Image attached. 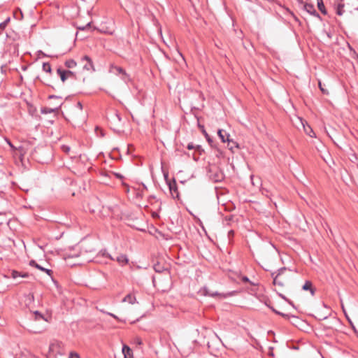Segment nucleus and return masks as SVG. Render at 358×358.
<instances>
[{
  "instance_id": "4",
  "label": "nucleus",
  "mask_w": 358,
  "mask_h": 358,
  "mask_svg": "<svg viewBox=\"0 0 358 358\" xmlns=\"http://www.w3.org/2000/svg\"><path fill=\"white\" fill-rule=\"evenodd\" d=\"M108 257L110 259L117 261L122 266L127 264L129 262L128 257L124 254L108 255Z\"/></svg>"
},
{
  "instance_id": "48",
  "label": "nucleus",
  "mask_w": 358,
  "mask_h": 358,
  "mask_svg": "<svg viewBox=\"0 0 358 358\" xmlns=\"http://www.w3.org/2000/svg\"><path fill=\"white\" fill-rule=\"evenodd\" d=\"M32 358H34V357H32Z\"/></svg>"
},
{
  "instance_id": "37",
  "label": "nucleus",
  "mask_w": 358,
  "mask_h": 358,
  "mask_svg": "<svg viewBox=\"0 0 358 358\" xmlns=\"http://www.w3.org/2000/svg\"><path fill=\"white\" fill-rule=\"evenodd\" d=\"M116 117L118 119L119 121H121V117L119 114H115Z\"/></svg>"
},
{
  "instance_id": "41",
  "label": "nucleus",
  "mask_w": 358,
  "mask_h": 358,
  "mask_svg": "<svg viewBox=\"0 0 358 358\" xmlns=\"http://www.w3.org/2000/svg\"><path fill=\"white\" fill-rule=\"evenodd\" d=\"M234 234V231H229V235H233Z\"/></svg>"
},
{
  "instance_id": "27",
  "label": "nucleus",
  "mask_w": 358,
  "mask_h": 358,
  "mask_svg": "<svg viewBox=\"0 0 358 358\" xmlns=\"http://www.w3.org/2000/svg\"><path fill=\"white\" fill-rule=\"evenodd\" d=\"M301 124H303V127L304 130H305V131L306 132V134H308L310 136H312L311 133H313V131L312 129H311V128H310V127H308V129H309V130H306V127H305L304 124H303V122H301Z\"/></svg>"
},
{
  "instance_id": "2",
  "label": "nucleus",
  "mask_w": 358,
  "mask_h": 358,
  "mask_svg": "<svg viewBox=\"0 0 358 358\" xmlns=\"http://www.w3.org/2000/svg\"><path fill=\"white\" fill-rule=\"evenodd\" d=\"M66 353L64 344L59 341H53L50 343L47 358H56L57 355H63Z\"/></svg>"
},
{
  "instance_id": "32",
  "label": "nucleus",
  "mask_w": 358,
  "mask_h": 358,
  "mask_svg": "<svg viewBox=\"0 0 358 358\" xmlns=\"http://www.w3.org/2000/svg\"><path fill=\"white\" fill-rule=\"evenodd\" d=\"M91 25V22H88L85 27H79L78 29L81 30H85L86 28L90 27Z\"/></svg>"
},
{
  "instance_id": "40",
  "label": "nucleus",
  "mask_w": 358,
  "mask_h": 358,
  "mask_svg": "<svg viewBox=\"0 0 358 358\" xmlns=\"http://www.w3.org/2000/svg\"><path fill=\"white\" fill-rule=\"evenodd\" d=\"M243 280L245 282H247V281H248V278L247 277H243Z\"/></svg>"
},
{
  "instance_id": "10",
  "label": "nucleus",
  "mask_w": 358,
  "mask_h": 358,
  "mask_svg": "<svg viewBox=\"0 0 358 358\" xmlns=\"http://www.w3.org/2000/svg\"><path fill=\"white\" fill-rule=\"evenodd\" d=\"M305 10L313 16L320 17V15L317 13L314 8V6L310 3H306L304 5Z\"/></svg>"
},
{
  "instance_id": "35",
  "label": "nucleus",
  "mask_w": 358,
  "mask_h": 358,
  "mask_svg": "<svg viewBox=\"0 0 358 358\" xmlns=\"http://www.w3.org/2000/svg\"><path fill=\"white\" fill-rule=\"evenodd\" d=\"M207 294H208L209 296H216V295H218L219 294L217 292H208Z\"/></svg>"
},
{
  "instance_id": "6",
  "label": "nucleus",
  "mask_w": 358,
  "mask_h": 358,
  "mask_svg": "<svg viewBox=\"0 0 358 358\" xmlns=\"http://www.w3.org/2000/svg\"><path fill=\"white\" fill-rule=\"evenodd\" d=\"M49 99H57L59 101L57 102V104H55V108H44L42 112L43 113H54L55 112L56 110H57L62 105V98L61 97H58L55 95H50L49 96Z\"/></svg>"
},
{
  "instance_id": "26",
  "label": "nucleus",
  "mask_w": 358,
  "mask_h": 358,
  "mask_svg": "<svg viewBox=\"0 0 358 358\" xmlns=\"http://www.w3.org/2000/svg\"><path fill=\"white\" fill-rule=\"evenodd\" d=\"M319 87L320 90L322 92L323 94H327L329 92L327 90L324 89V87H322L321 82H319Z\"/></svg>"
},
{
  "instance_id": "14",
  "label": "nucleus",
  "mask_w": 358,
  "mask_h": 358,
  "mask_svg": "<svg viewBox=\"0 0 358 358\" xmlns=\"http://www.w3.org/2000/svg\"><path fill=\"white\" fill-rule=\"evenodd\" d=\"M7 143L13 150L19 151L20 155L22 156L26 153V149L23 145L15 148L10 141L7 140Z\"/></svg>"
},
{
  "instance_id": "18",
  "label": "nucleus",
  "mask_w": 358,
  "mask_h": 358,
  "mask_svg": "<svg viewBox=\"0 0 358 358\" xmlns=\"http://www.w3.org/2000/svg\"><path fill=\"white\" fill-rule=\"evenodd\" d=\"M28 275H29L27 273H20L15 270L11 271V277L14 279L17 278V277L27 278Z\"/></svg>"
},
{
  "instance_id": "39",
  "label": "nucleus",
  "mask_w": 358,
  "mask_h": 358,
  "mask_svg": "<svg viewBox=\"0 0 358 358\" xmlns=\"http://www.w3.org/2000/svg\"><path fill=\"white\" fill-rule=\"evenodd\" d=\"M108 314L109 315H110V316L113 317L114 318H116V319L117 318V316H115V315H113V313H108Z\"/></svg>"
},
{
  "instance_id": "12",
  "label": "nucleus",
  "mask_w": 358,
  "mask_h": 358,
  "mask_svg": "<svg viewBox=\"0 0 358 358\" xmlns=\"http://www.w3.org/2000/svg\"><path fill=\"white\" fill-rule=\"evenodd\" d=\"M113 69H114V73H116V74H122V80H124V81H127V80L128 78V75L127 74L125 71L122 67L114 66Z\"/></svg>"
},
{
  "instance_id": "7",
  "label": "nucleus",
  "mask_w": 358,
  "mask_h": 358,
  "mask_svg": "<svg viewBox=\"0 0 358 358\" xmlns=\"http://www.w3.org/2000/svg\"><path fill=\"white\" fill-rule=\"evenodd\" d=\"M82 62H85L83 65V69L87 71H94L92 59L87 55L82 58Z\"/></svg>"
},
{
  "instance_id": "42",
  "label": "nucleus",
  "mask_w": 358,
  "mask_h": 358,
  "mask_svg": "<svg viewBox=\"0 0 358 358\" xmlns=\"http://www.w3.org/2000/svg\"><path fill=\"white\" fill-rule=\"evenodd\" d=\"M215 336L219 339V341L222 343V341L221 339L220 338V337L217 336V334H215Z\"/></svg>"
},
{
  "instance_id": "15",
  "label": "nucleus",
  "mask_w": 358,
  "mask_h": 358,
  "mask_svg": "<svg viewBox=\"0 0 358 358\" xmlns=\"http://www.w3.org/2000/svg\"><path fill=\"white\" fill-rule=\"evenodd\" d=\"M302 289L303 290H310L312 295L315 294V289L313 288V284L310 281H306L305 284L303 285Z\"/></svg>"
},
{
  "instance_id": "44",
  "label": "nucleus",
  "mask_w": 358,
  "mask_h": 358,
  "mask_svg": "<svg viewBox=\"0 0 358 358\" xmlns=\"http://www.w3.org/2000/svg\"><path fill=\"white\" fill-rule=\"evenodd\" d=\"M353 157H352V159H351V161H353V159H357V157L355 155H353Z\"/></svg>"
},
{
  "instance_id": "1",
  "label": "nucleus",
  "mask_w": 358,
  "mask_h": 358,
  "mask_svg": "<svg viewBox=\"0 0 358 358\" xmlns=\"http://www.w3.org/2000/svg\"><path fill=\"white\" fill-rule=\"evenodd\" d=\"M271 275L273 285L280 289L285 287L292 280V271L286 267L279 268L276 272L271 273Z\"/></svg>"
},
{
  "instance_id": "13",
  "label": "nucleus",
  "mask_w": 358,
  "mask_h": 358,
  "mask_svg": "<svg viewBox=\"0 0 358 358\" xmlns=\"http://www.w3.org/2000/svg\"><path fill=\"white\" fill-rule=\"evenodd\" d=\"M122 353L124 355V358H133V352L131 348L124 345L122 347Z\"/></svg>"
},
{
  "instance_id": "3",
  "label": "nucleus",
  "mask_w": 358,
  "mask_h": 358,
  "mask_svg": "<svg viewBox=\"0 0 358 358\" xmlns=\"http://www.w3.org/2000/svg\"><path fill=\"white\" fill-rule=\"evenodd\" d=\"M57 74L59 76L61 80L64 83L67 79L71 78L75 79L76 78V74L73 71H71L69 70H64L61 68L57 69Z\"/></svg>"
},
{
  "instance_id": "36",
  "label": "nucleus",
  "mask_w": 358,
  "mask_h": 358,
  "mask_svg": "<svg viewBox=\"0 0 358 358\" xmlns=\"http://www.w3.org/2000/svg\"><path fill=\"white\" fill-rule=\"evenodd\" d=\"M278 294H279V296H280L282 299H284V300H285V301H288V299H287V298H286L283 294H280V293H279Z\"/></svg>"
},
{
  "instance_id": "43",
  "label": "nucleus",
  "mask_w": 358,
  "mask_h": 358,
  "mask_svg": "<svg viewBox=\"0 0 358 358\" xmlns=\"http://www.w3.org/2000/svg\"><path fill=\"white\" fill-rule=\"evenodd\" d=\"M353 157H352V159H351V161H353V159H357V157L355 155H353Z\"/></svg>"
},
{
  "instance_id": "33",
  "label": "nucleus",
  "mask_w": 358,
  "mask_h": 358,
  "mask_svg": "<svg viewBox=\"0 0 358 358\" xmlns=\"http://www.w3.org/2000/svg\"><path fill=\"white\" fill-rule=\"evenodd\" d=\"M228 146H229V150H231V151H233V148L234 147L236 148V144H234L233 143H230L229 145H228Z\"/></svg>"
},
{
  "instance_id": "20",
  "label": "nucleus",
  "mask_w": 358,
  "mask_h": 358,
  "mask_svg": "<svg viewBox=\"0 0 358 358\" xmlns=\"http://www.w3.org/2000/svg\"><path fill=\"white\" fill-rule=\"evenodd\" d=\"M65 66L69 69H73L76 66V62L73 59H69L65 62Z\"/></svg>"
},
{
  "instance_id": "30",
  "label": "nucleus",
  "mask_w": 358,
  "mask_h": 358,
  "mask_svg": "<svg viewBox=\"0 0 358 358\" xmlns=\"http://www.w3.org/2000/svg\"><path fill=\"white\" fill-rule=\"evenodd\" d=\"M69 358H80L79 355L75 352H71L69 355Z\"/></svg>"
},
{
  "instance_id": "29",
  "label": "nucleus",
  "mask_w": 358,
  "mask_h": 358,
  "mask_svg": "<svg viewBox=\"0 0 358 358\" xmlns=\"http://www.w3.org/2000/svg\"><path fill=\"white\" fill-rule=\"evenodd\" d=\"M342 308H343V312H344V313H345V316H346V317H347L348 320V321H349V322L350 323V324H351L352 327L353 329H355V327L353 326L352 322H351L350 319L348 317V315H347V314H346V312H345V309H344L343 306H342Z\"/></svg>"
},
{
  "instance_id": "24",
  "label": "nucleus",
  "mask_w": 358,
  "mask_h": 358,
  "mask_svg": "<svg viewBox=\"0 0 358 358\" xmlns=\"http://www.w3.org/2000/svg\"><path fill=\"white\" fill-rule=\"evenodd\" d=\"M10 20L9 18L6 20L4 22L0 23V33L4 29L6 26L7 25L8 22Z\"/></svg>"
},
{
  "instance_id": "25",
  "label": "nucleus",
  "mask_w": 358,
  "mask_h": 358,
  "mask_svg": "<svg viewBox=\"0 0 358 358\" xmlns=\"http://www.w3.org/2000/svg\"><path fill=\"white\" fill-rule=\"evenodd\" d=\"M61 149L63 152H64L65 153H69L70 152V147L68 146V145H63L62 147H61Z\"/></svg>"
},
{
  "instance_id": "34",
  "label": "nucleus",
  "mask_w": 358,
  "mask_h": 358,
  "mask_svg": "<svg viewBox=\"0 0 358 358\" xmlns=\"http://www.w3.org/2000/svg\"><path fill=\"white\" fill-rule=\"evenodd\" d=\"M187 148L188 150H192L194 148V146L193 143H191L187 145Z\"/></svg>"
},
{
  "instance_id": "46",
  "label": "nucleus",
  "mask_w": 358,
  "mask_h": 358,
  "mask_svg": "<svg viewBox=\"0 0 358 358\" xmlns=\"http://www.w3.org/2000/svg\"><path fill=\"white\" fill-rule=\"evenodd\" d=\"M173 189V188L172 187V186L170 185V190H171V192H172Z\"/></svg>"
},
{
  "instance_id": "47",
  "label": "nucleus",
  "mask_w": 358,
  "mask_h": 358,
  "mask_svg": "<svg viewBox=\"0 0 358 358\" xmlns=\"http://www.w3.org/2000/svg\"><path fill=\"white\" fill-rule=\"evenodd\" d=\"M179 54H180V57L182 58V59H184V57H183L181 53H180V52H179Z\"/></svg>"
},
{
  "instance_id": "5",
  "label": "nucleus",
  "mask_w": 358,
  "mask_h": 358,
  "mask_svg": "<svg viewBox=\"0 0 358 358\" xmlns=\"http://www.w3.org/2000/svg\"><path fill=\"white\" fill-rule=\"evenodd\" d=\"M217 134L223 143L227 142L228 145H229L230 143H233L234 144H236V148H238V144L236 142L234 141L233 140H231L229 138L230 135L227 134L225 131H224L223 129H219Z\"/></svg>"
},
{
  "instance_id": "45",
  "label": "nucleus",
  "mask_w": 358,
  "mask_h": 358,
  "mask_svg": "<svg viewBox=\"0 0 358 358\" xmlns=\"http://www.w3.org/2000/svg\"><path fill=\"white\" fill-rule=\"evenodd\" d=\"M353 157H352V159H351V161H353V159H357V157L355 155H353Z\"/></svg>"
},
{
  "instance_id": "23",
  "label": "nucleus",
  "mask_w": 358,
  "mask_h": 358,
  "mask_svg": "<svg viewBox=\"0 0 358 358\" xmlns=\"http://www.w3.org/2000/svg\"><path fill=\"white\" fill-rule=\"evenodd\" d=\"M34 315L36 320H45L43 315L41 314L39 312L36 311L34 313Z\"/></svg>"
},
{
  "instance_id": "22",
  "label": "nucleus",
  "mask_w": 358,
  "mask_h": 358,
  "mask_svg": "<svg viewBox=\"0 0 358 358\" xmlns=\"http://www.w3.org/2000/svg\"><path fill=\"white\" fill-rule=\"evenodd\" d=\"M43 70L47 73L51 72V66L49 63H43Z\"/></svg>"
},
{
  "instance_id": "38",
  "label": "nucleus",
  "mask_w": 358,
  "mask_h": 358,
  "mask_svg": "<svg viewBox=\"0 0 358 358\" xmlns=\"http://www.w3.org/2000/svg\"><path fill=\"white\" fill-rule=\"evenodd\" d=\"M117 178H121L122 176L120 173H115Z\"/></svg>"
},
{
  "instance_id": "11",
  "label": "nucleus",
  "mask_w": 358,
  "mask_h": 358,
  "mask_svg": "<svg viewBox=\"0 0 358 358\" xmlns=\"http://www.w3.org/2000/svg\"><path fill=\"white\" fill-rule=\"evenodd\" d=\"M76 108L78 110V115L71 114V115L70 117L71 119L74 122H78V119H79L78 116H79V115H82V113H83V105H82L81 102L77 103Z\"/></svg>"
},
{
  "instance_id": "16",
  "label": "nucleus",
  "mask_w": 358,
  "mask_h": 358,
  "mask_svg": "<svg viewBox=\"0 0 358 358\" xmlns=\"http://www.w3.org/2000/svg\"><path fill=\"white\" fill-rule=\"evenodd\" d=\"M123 302H128L130 304H134L136 303V299L135 296L131 294H129L122 299Z\"/></svg>"
},
{
  "instance_id": "8",
  "label": "nucleus",
  "mask_w": 358,
  "mask_h": 358,
  "mask_svg": "<svg viewBox=\"0 0 358 358\" xmlns=\"http://www.w3.org/2000/svg\"><path fill=\"white\" fill-rule=\"evenodd\" d=\"M29 265L31 266L36 267V268L39 269L41 271L45 272L49 275H51V274L52 273V270L48 269V268H45L41 266V265L37 264L35 260H31L29 262Z\"/></svg>"
},
{
  "instance_id": "28",
  "label": "nucleus",
  "mask_w": 358,
  "mask_h": 358,
  "mask_svg": "<svg viewBox=\"0 0 358 358\" xmlns=\"http://www.w3.org/2000/svg\"><path fill=\"white\" fill-rule=\"evenodd\" d=\"M301 124H303V127L304 130H305V131L306 132V134H308L310 136H312L311 133H313V131L312 129H311V128H310V127H308V129H309V130H306V127H305L304 124H303V122H301Z\"/></svg>"
},
{
  "instance_id": "17",
  "label": "nucleus",
  "mask_w": 358,
  "mask_h": 358,
  "mask_svg": "<svg viewBox=\"0 0 358 358\" xmlns=\"http://www.w3.org/2000/svg\"><path fill=\"white\" fill-rule=\"evenodd\" d=\"M154 270L157 273H162L163 271H168L167 268L165 267L164 265L160 264L159 262H157V264H154Z\"/></svg>"
},
{
  "instance_id": "31",
  "label": "nucleus",
  "mask_w": 358,
  "mask_h": 358,
  "mask_svg": "<svg viewBox=\"0 0 358 358\" xmlns=\"http://www.w3.org/2000/svg\"><path fill=\"white\" fill-rule=\"evenodd\" d=\"M272 310H273V312H275L276 314H278V315H282V317H287V315L284 314V313H280V312H278V311H277V310H275L274 308H272Z\"/></svg>"
},
{
  "instance_id": "21",
  "label": "nucleus",
  "mask_w": 358,
  "mask_h": 358,
  "mask_svg": "<svg viewBox=\"0 0 358 358\" xmlns=\"http://www.w3.org/2000/svg\"><path fill=\"white\" fill-rule=\"evenodd\" d=\"M8 218L7 217L5 213H0V225L4 223H7Z\"/></svg>"
},
{
  "instance_id": "19",
  "label": "nucleus",
  "mask_w": 358,
  "mask_h": 358,
  "mask_svg": "<svg viewBox=\"0 0 358 358\" xmlns=\"http://www.w3.org/2000/svg\"><path fill=\"white\" fill-rule=\"evenodd\" d=\"M317 1L318 9L321 11L322 13L326 15L327 12L323 3V0H317Z\"/></svg>"
},
{
  "instance_id": "9",
  "label": "nucleus",
  "mask_w": 358,
  "mask_h": 358,
  "mask_svg": "<svg viewBox=\"0 0 358 358\" xmlns=\"http://www.w3.org/2000/svg\"><path fill=\"white\" fill-rule=\"evenodd\" d=\"M334 6L336 10V14L338 15H342L344 12V3H343V0H335Z\"/></svg>"
}]
</instances>
